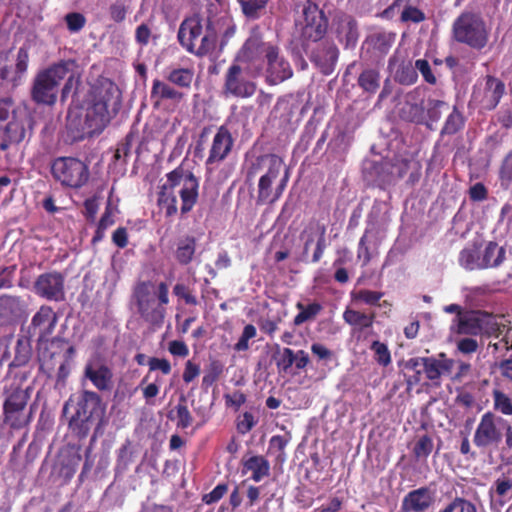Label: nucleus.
Listing matches in <instances>:
<instances>
[{
    "label": "nucleus",
    "instance_id": "obj_1",
    "mask_svg": "<svg viewBox=\"0 0 512 512\" xmlns=\"http://www.w3.org/2000/svg\"><path fill=\"white\" fill-rule=\"evenodd\" d=\"M122 95L118 86L105 81L94 86L85 104V116L81 126L82 136L101 134L120 111Z\"/></svg>",
    "mask_w": 512,
    "mask_h": 512
},
{
    "label": "nucleus",
    "instance_id": "obj_2",
    "mask_svg": "<svg viewBox=\"0 0 512 512\" xmlns=\"http://www.w3.org/2000/svg\"><path fill=\"white\" fill-rule=\"evenodd\" d=\"M166 178V182L160 187L157 198V204L165 211L166 217H172L178 211L174 189L180 185L182 186L179 190L181 214L185 215L192 211L199 197L198 178L182 165L167 173Z\"/></svg>",
    "mask_w": 512,
    "mask_h": 512
},
{
    "label": "nucleus",
    "instance_id": "obj_3",
    "mask_svg": "<svg viewBox=\"0 0 512 512\" xmlns=\"http://www.w3.org/2000/svg\"><path fill=\"white\" fill-rule=\"evenodd\" d=\"M27 380L28 373L6 374L2 380L3 423L12 430H21L32 421V412L27 413V406L33 387H23Z\"/></svg>",
    "mask_w": 512,
    "mask_h": 512
},
{
    "label": "nucleus",
    "instance_id": "obj_4",
    "mask_svg": "<svg viewBox=\"0 0 512 512\" xmlns=\"http://www.w3.org/2000/svg\"><path fill=\"white\" fill-rule=\"evenodd\" d=\"M101 397L94 391L83 390L77 396H70L64 403L63 413L73 409L68 421V428L79 440L85 439L97 420L104 414Z\"/></svg>",
    "mask_w": 512,
    "mask_h": 512
},
{
    "label": "nucleus",
    "instance_id": "obj_5",
    "mask_svg": "<svg viewBox=\"0 0 512 512\" xmlns=\"http://www.w3.org/2000/svg\"><path fill=\"white\" fill-rule=\"evenodd\" d=\"M439 357H413L404 363V369L412 372L411 375H406L408 390L421 382L422 374L433 386L441 385V376L451 373L454 360L447 358L444 353L439 354Z\"/></svg>",
    "mask_w": 512,
    "mask_h": 512
},
{
    "label": "nucleus",
    "instance_id": "obj_6",
    "mask_svg": "<svg viewBox=\"0 0 512 512\" xmlns=\"http://www.w3.org/2000/svg\"><path fill=\"white\" fill-rule=\"evenodd\" d=\"M69 64L55 63L37 73L31 88V99L36 104L53 106L57 101L58 85L67 76Z\"/></svg>",
    "mask_w": 512,
    "mask_h": 512
},
{
    "label": "nucleus",
    "instance_id": "obj_7",
    "mask_svg": "<svg viewBox=\"0 0 512 512\" xmlns=\"http://www.w3.org/2000/svg\"><path fill=\"white\" fill-rule=\"evenodd\" d=\"M263 66L250 69L243 67L238 62H232L224 74L222 93L225 97L247 99L252 97L257 90V78Z\"/></svg>",
    "mask_w": 512,
    "mask_h": 512
},
{
    "label": "nucleus",
    "instance_id": "obj_8",
    "mask_svg": "<svg viewBox=\"0 0 512 512\" xmlns=\"http://www.w3.org/2000/svg\"><path fill=\"white\" fill-rule=\"evenodd\" d=\"M453 37L459 42L477 50L483 49L488 42L486 24L480 14L461 13L453 23Z\"/></svg>",
    "mask_w": 512,
    "mask_h": 512
},
{
    "label": "nucleus",
    "instance_id": "obj_9",
    "mask_svg": "<svg viewBox=\"0 0 512 512\" xmlns=\"http://www.w3.org/2000/svg\"><path fill=\"white\" fill-rule=\"evenodd\" d=\"M303 20L296 25L299 27V40L307 53L310 43L321 41L327 33L328 19L317 4L307 1L302 10Z\"/></svg>",
    "mask_w": 512,
    "mask_h": 512
},
{
    "label": "nucleus",
    "instance_id": "obj_10",
    "mask_svg": "<svg viewBox=\"0 0 512 512\" xmlns=\"http://www.w3.org/2000/svg\"><path fill=\"white\" fill-rule=\"evenodd\" d=\"M452 328L460 335L478 336L487 334L498 337L500 334V326L495 317L481 310H468L460 317H455L452 321Z\"/></svg>",
    "mask_w": 512,
    "mask_h": 512
},
{
    "label": "nucleus",
    "instance_id": "obj_11",
    "mask_svg": "<svg viewBox=\"0 0 512 512\" xmlns=\"http://www.w3.org/2000/svg\"><path fill=\"white\" fill-rule=\"evenodd\" d=\"M10 51H0V92L10 94L23 82L29 64L28 48L18 49L15 66L10 64Z\"/></svg>",
    "mask_w": 512,
    "mask_h": 512
},
{
    "label": "nucleus",
    "instance_id": "obj_12",
    "mask_svg": "<svg viewBox=\"0 0 512 512\" xmlns=\"http://www.w3.org/2000/svg\"><path fill=\"white\" fill-rule=\"evenodd\" d=\"M51 174L62 186L78 189L89 179L88 166L75 157H58L51 163Z\"/></svg>",
    "mask_w": 512,
    "mask_h": 512
},
{
    "label": "nucleus",
    "instance_id": "obj_13",
    "mask_svg": "<svg viewBox=\"0 0 512 512\" xmlns=\"http://www.w3.org/2000/svg\"><path fill=\"white\" fill-rule=\"evenodd\" d=\"M502 422L505 420L493 411L483 413L473 433L474 446L481 452L497 449L503 442Z\"/></svg>",
    "mask_w": 512,
    "mask_h": 512
},
{
    "label": "nucleus",
    "instance_id": "obj_14",
    "mask_svg": "<svg viewBox=\"0 0 512 512\" xmlns=\"http://www.w3.org/2000/svg\"><path fill=\"white\" fill-rule=\"evenodd\" d=\"M35 293L48 301L65 300V276L58 271L40 274L34 282Z\"/></svg>",
    "mask_w": 512,
    "mask_h": 512
},
{
    "label": "nucleus",
    "instance_id": "obj_15",
    "mask_svg": "<svg viewBox=\"0 0 512 512\" xmlns=\"http://www.w3.org/2000/svg\"><path fill=\"white\" fill-rule=\"evenodd\" d=\"M32 129L33 119L26 111L21 114H15V118H12L4 129L0 149L6 151L11 145L21 143L27 135L31 136Z\"/></svg>",
    "mask_w": 512,
    "mask_h": 512
},
{
    "label": "nucleus",
    "instance_id": "obj_16",
    "mask_svg": "<svg viewBox=\"0 0 512 512\" xmlns=\"http://www.w3.org/2000/svg\"><path fill=\"white\" fill-rule=\"evenodd\" d=\"M83 375L99 391H109L113 386V371L100 355L88 359Z\"/></svg>",
    "mask_w": 512,
    "mask_h": 512
},
{
    "label": "nucleus",
    "instance_id": "obj_17",
    "mask_svg": "<svg viewBox=\"0 0 512 512\" xmlns=\"http://www.w3.org/2000/svg\"><path fill=\"white\" fill-rule=\"evenodd\" d=\"M206 29V18L200 14L186 17L179 26L177 40L188 53L196 52V43Z\"/></svg>",
    "mask_w": 512,
    "mask_h": 512
},
{
    "label": "nucleus",
    "instance_id": "obj_18",
    "mask_svg": "<svg viewBox=\"0 0 512 512\" xmlns=\"http://www.w3.org/2000/svg\"><path fill=\"white\" fill-rule=\"evenodd\" d=\"M279 47L272 44L266 48L267 78L270 85L281 83L293 75V70L289 62L280 56Z\"/></svg>",
    "mask_w": 512,
    "mask_h": 512
},
{
    "label": "nucleus",
    "instance_id": "obj_19",
    "mask_svg": "<svg viewBox=\"0 0 512 512\" xmlns=\"http://www.w3.org/2000/svg\"><path fill=\"white\" fill-rule=\"evenodd\" d=\"M40 344V370L51 377L55 371L58 359L63 355L65 345H68V341L62 337H54Z\"/></svg>",
    "mask_w": 512,
    "mask_h": 512
},
{
    "label": "nucleus",
    "instance_id": "obj_20",
    "mask_svg": "<svg viewBox=\"0 0 512 512\" xmlns=\"http://www.w3.org/2000/svg\"><path fill=\"white\" fill-rule=\"evenodd\" d=\"M396 40V33L376 31L368 35L363 43L364 54L374 61L382 60L390 51Z\"/></svg>",
    "mask_w": 512,
    "mask_h": 512
},
{
    "label": "nucleus",
    "instance_id": "obj_21",
    "mask_svg": "<svg viewBox=\"0 0 512 512\" xmlns=\"http://www.w3.org/2000/svg\"><path fill=\"white\" fill-rule=\"evenodd\" d=\"M261 160H268L269 166L264 175H262L259 179L258 183V196L257 203H265L267 201L270 202V197L272 194V183L279 176L280 171L283 167V160L276 154H268L260 157Z\"/></svg>",
    "mask_w": 512,
    "mask_h": 512
},
{
    "label": "nucleus",
    "instance_id": "obj_22",
    "mask_svg": "<svg viewBox=\"0 0 512 512\" xmlns=\"http://www.w3.org/2000/svg\"><path fill=\"white\" fill-rule=\"evenodd\" d=\"M435 503V492L428 486L409 491L401 503V512H427Z\"/></svg>",
    "mask_w": 512,
    "mask_h": 512
},
{
    "label": "nucleus",
    "instance_id": "obj_23",
    "mask_svg": "<svg viewBox=\"0 0 512 512\" xmlns=\"http://www.w3.org/2000/svg\"><path fill=\"white\" fill-rule=\"evenodd\" d=\"M339 57V50L333 43L322 42L309 56L310 61L323 75L334 72Z\"/></svg>",
    "mask_w": 512,
    "mask_h": 512
},
{
    "label": "nucleus",
    "instance_id": "obj_24",
    "mask_svg": "<svg viewBox=\"0 0 512 512\" xmlns=\"http://www.w3.org/2000/svg\"><path fill=\"white\" fill-rule=\"evenodd\" d=\"M491 509L501 508L512 499V469L498 476L488 490Z\"/></svg>",
    "mask_w": 512,
    "mask_h": 512
},
{
    "label": "nucleus",
    "instance_id": "obj_25",
    "mask_svg": "<svg viewBox=\"0 0 512 512\" xmlns=\"http://www.w3.org/2000/svg\"><path fill=\"white\" fill-rule=\"evenodd\" d=\"M233 137L229 129L222 125L218 128L206 160V166L219 163L226 159L233 147Z\"/></svg>",
    "mask_w": 512,
    "mask_h": 512
},
{
    "label": "nucleus",
    "instance_id": "obj_26",
    "mask_svg": "<svg viewBox=\"0 0 512 512\" xmlns=\"http://www.w3.org/2000/svg\"><path fill=\"white\" fill-rule=\"evenodd\" d=\"M505 93V84L502 80L487 75L485 77L484 92L481 96L475 90L473 91V98L478 101L485 109L493 110L500 103L501 98Z\"/></svg>",
    "mask_w": 512,
    "mask_h": 512
},
{
    "label": "nucleus",
    "instance_id": "obj_27",
    "mask_svg": "<svg viewBox=\"0 0 512 512\" xmlns=\"http://www.w3.org/2000/svg\"><path fill=\"white\" fill-rule=\"evenodd\" d=\"M58 317L52 307L42 305L31 320V328L38 331V342L49 340L57 325Z\"/></svg>",
    "mask_w": 512,
    "mask_h": 512
},
{
    "label": "nucleus",
    "instance_id": "obj_28",
    "mask_svg": "<svg viewBox=\"0 0 512 512\" xmlns=\"http://www.w3.org/2000/svg\"><path fill=\"white\" fill-rule=\"evenodd\" d=\"M198 41L196 52H191V54L199 58L215 55L218 45V27L211 17L206 18V29L204 28V32Z\"/></svg>",
    "mask_w": 512,
    "mask_h": 512
},
{
    "label": "nucleus",
    "instance_id": "obj_29",
    "mask_svg": "<svg viewBox=\"0 0 512 512\" xmlns=\"http://www.w3.org/2000/svg\"><path fill=\"white\" fill-rule=\"evenodd\" d=\"M32 358V347L27 339L20 338L16 342L15 355L8 365L6 374L28 373L31 376V369H26Z\"/></svg>",
    "mask_w": 512,
    "mask_h": 512
},
{
    "label": "nucleus",
    "instance_id": "obj_30",
    "mask_svg": "<svg viewBox=\"0 0 512 512\" xmlns=\"http://www.w3.org/2000/svg\"><path fill=\"white\" fill-rule=\"evenodd\" d=\"M268 46H272V44L263 42L261 38L257 36L249 37L238 51L233 61L241 65L252 64L258 60L263 53L266 55V48Z\"/></svg>",
    "mask_w": 512,
    "mask_h": 512
},
{
    "label": "nucleus",
    "instance_id": "obj_31",
    "mask_svg": "<svg viewBox=\"0 0 512 512\" xmlns=\"http://www.w3.org/2000/svg\"><path fill=\"white\" fill-rule=\"evenodd\" d=\"M150 96L154 107H159L165 100H170L174 104H179L185 97L184 93L175 89L171 83H167L159 79L153 80Z\"/></svg>",
    "mask_w": 512,
    "mask_h": 512
},
{
    "label": "nucleus",
    "instance_id": "obj_32",
    "mask_svg": "<svg viewBox=\"0 0 512 512\" xmlns=\"http://www.w3.org/2000/svg\"><path fill=\"white\" fill-rule=\"evenodd\" d=\"M197 249V239L192 235H185L175 242L173 256L180 266H187L194 260Z\"/></svg>",
    "mask_w": 512,
    "mask_h": 512
},
{
    "label": "nucleus",
    "instance_id": "obj_33",
    "mask_svg": "<svg viewBox=\"0 0 512 512\" xmlns=\"http://www.w3.org/2000/svg\"><path fill=\"white\" fill-rule=\"evenodd\" d=\"M137 311L140 317L153 327H161L166 316V308L158 305L155 299L142 301L137 304Z\"/></svg>",
    "mask_w": 512,
    "mask_h": 512
},
{
    "label": "nucleus",
    "instance_id": "obj_34",
    "mask_svg": "<svg viewBox=\"0 0 512 512\" xmlns=\"http://www.w3.org/2000/svg\"><path fill=\"white\" fill-rule=\"evenodd\" d=\"M342 317L344 322L351 326L354 331L362 332L373 327L376 319V312H364L346 307Z\"/></svg>",
    "mask_w": 512,
    "mask_h": 512
},
{
    "label": "nucleus",
    "instance_id": "obj_35",
    "mask_svg": "<svg viewBox=\"0 0 512 512\" xmlns=\"http://www.w3.org/2000/svg\"><path fill=\"white\" fill-rule=\"evenodd\" d=\"M337 36L345 48H354L359 39L357 21L349 15L341 17L337 25Z\"/></svg>",
    "mask_w": 512,
    "mask_h": 512
},
{
    "label": "nucleus",
    "instance_id": "obj_36",
    "mask_svg": "<svg viewBox=\"0 0 512 512\" xmlns=\"http://www.w3.org/2000/svg\"><path fill=\"white\" fill-rule=\"evenodd\" d=\"M242 474L251 472V479L255 482H260L263 478L270 474L269 461L262 455H254L249 458H243L242 461Z\"/></svg>",
    "mask_w": 512,
    "mask_h": 512
},
{
    "label": "nucleus",
    "instance_id": "obj_37",
    "mask_svg": "<svg viewBox=\"0 0 512 512\" xmlns=\"http://www.w3.org/2000/svg\"><path fill=\"white\" fill-rule=\"evenodd\" d=\"M459 263L466 270H483L482 251L476 245L465 247L459 254Z\"/></svg>",
    "mask_w": 512,
    "mask_h": 512
},
{
    "label": "nucleus",
    "instance_id": "obj_38",
    "mask_svg": "<svg viewBox=\"0 0 512 512\" xmlns=\"http://www.w3.org/2000/svg\"><path fill=\"white\" fill-rule=\"evenodd\" d=\"M383 296L384 292L369 289L353 290L350 293L351 301L354 304H365L371 307H382L388 304L387 301L380 303Z\"/></svg>",
    "mask_w": 512,
    "mask_h": 512
},
{
    "label": "nucleus",
    "instance_id": "obj_39",
    "mask_svg": "<svg viewBox=\"0 0 512 512\" xmlns=\"http://www.w3.org/2000/svg\"><path fill=\"white\" fill-rule=\"evenodd\" d=\"M291 439L290 432L285 435H274L270 438L267 453L275 457L276 463L283 464L287 460L285 449Z\"/></svg>",
    "mask_w": 512,
    "mask_h": 512
},
{
    "label": "nucleus",
    "instance_id": "obj_40",
    "mask_svg": "<svg viewBox=\"0 0 512 512\" xmlns=\"http://www.w3.org/2000/svg\"><path fill=\"white\" fill-rule=\"evenodd\" d=\"M505 254L506 251L504 247L499 246L496 242H489L482 252L484 269L500 266L505 259Z\"/></svg>",
    "mask_w": 512,
    "mask_h": 512
},
{
    "label": "nucleus",
    "instance_id": "obj_41",
    "mask_svg": "<svg viewBox=\"0 0 512 512\" xmlns=\"http://www.w3.org/2000/svg\"><path fill=\"white\" fill-rule=\"evenodd\" d=\"M166 80L184 89H190L193 78L194 70L192 68H170L165 74Z\"/></svg>",
    "mask_w": 512,
    "mask_h": 512
},
{
    "label": "nucleus",
    "instance_id": "obj_42",
    "mask_svg": "<svg viewBox=\"0 0 512 512\" xmlns=\"http://www.w3.org/2000/svg\"><path fill=\"white\" fill-rule=\"evenodd\" d=\"M237 2L244 17L255 21L265 14L269 0H237Z\"/></svg>",
    "mask_w": 512,
    "mask_h": 512
},
{
    "label": "nucleus",
    "instance_id": "obj_43",
    "mask_svg": "<svg viewBox=\"0 0 512 512\" xmlns=\"http://www.w3.org/2000/svg\"><path fill=\"white\" fill-rule=\"evenodd\" d=\"M357 83L365 93L375 94L380 88V72L375 68H366L360 73Z\"/></svg>",
    "mask_w": 512,
    "mask_h": 512
},
{
    "label": "nucleus",
    "instance_id": "obj_44",
    "mask_svg": "<svg viewBox=\"0 0 512 512\" xmlns=\"http://www.w3.org/2000/svg\"><path fill=\"white\" fill-rule=\"evenodd\" d=\"M296 308L299 310V313L294 317L293 324L300 326L305 322L314 320L322 311L323 306L319 302H312L308 305L297 302Z\"/></svg>",
    "mask_w": 512,
    "mask_h": 512
},
{
    "label": "nucleus",
    "instance_id": "obj_45",
    "mask_svg": "<svg viewBox=\"0 0 512 512\" xmlns=\"http://www.w3.org/2000/svg\"><path fill=\"white\" fill-rule=\"evenodd\" d=\"M437 512H478L477 506L471 500L455 496L444 503Z\"/></svg>",
    "mask_w": 512,
    "mask_h": 512
},
{
    "label": "nucleus",
    "instance_id": "obj_46",
    "mask_svg": "<svg viewBox=\"0 0 512 512\" xmlns=\"http://www.w3.org/2000/svg\"><path fill=\"white\" fill-rule=\"evenodd\" d=\"M465 125V119L460 111L456 107L447 117L442 129L441 135H454L463 129Z\"/></svg>",
    "mask_w": 512,
    "mask_h": 512
},
{
    "label": "nucleus",
    "instance_id": "obj_47",
    "mask_svg": "<svg viewBox=\"0 0 512 512\" xmlns=\"http://www.w3.org/2000/svg\"><path fill=\"white\" fill-rule=\"evenodd\" d=\"M218 27V33H221L220 39V49L222 50L230 41L231 38L234 37L237 26L234 20L231 17H222L219 20L215 21Z\"/></svg>",
    "mask_w": 512,
    "mask_h": 512
},
{
    "label": "nucleus",
    "instance_id": "obj_48",
    "mask_svg": "<svg viewBox=\"0 0 512 512\" xmlns=\"http://www.w3.org/2000/svg\"><path fill=\"white\" fill-rule=\"evenodd\" d=\"M493 409L506 416L512 415V400L501 390L494 389L492 391Z\"/></svg>",
    "mask_w": 512,
    "mask_h": 512
},
{
    "label": "nucleus",
    "instance_id": "obj_49",
    "mask_svg": "<svg viewBox=\"0 0 512 512\" xmlns=\"http://www.w3.org/2000/svg\"><path fill=\"white\" fill-rule=\"evenodd\" d=\"M114 223H115V220L113 218L112 208L110 207V205H108L105 208V211L102 214V216H101V218H100V220L98 222L96 231H95L94 236L92 238V244H96V243L102 241L104 239V237H105L106 230L110 226H112Z\"/></svg>",
    "mask_w": 512,
    "mask_h": 512
},
{
    "label": "nucleus",
    "instance_id": "obj_50",
    "mask_svg": "<svg viewBox=\"0 0 512 512\" xmlns=\"http://www.w3.org/2000/svg\"><path fill=\"white\" fill-rule=\"evenodd\" d=\"M224 370L223 364L218 360H213L209 364L208 368L205 371V374L202 378V387L204 389L210 388L213 384H215L220 376L222 375Z\"/></svg>",
    "mask_w": 512,
    "mask_h": 512
},
{
    "label": "nucleus",
    "instance_id": "obj_51",
    "mask_svg": "<svg viewBox=\"0 0 512 512\" xmlns=\"http://www.w3.org/2000/svg\"><path fill=\"white\" fill-rule=\"evenodd\" d=\"M177 414V427L181 429H186L191 426L193 422V417L188 409L187 400L185 396H181L179 398V402L175 407Z\"/></svg>",
    "mask_w": 512,
    "mask_h": 512
},
{
    "label": "nucleus",
    "instance_id": "obj_52",
    "mask_svg": "<svg viewBox=\"0 0 512 512\" xmlns=\"http://www.w3.org/2000/svg\"><path fill=\"white\" fill-rule=\"evenodd\" d=\"M316 230L318 237L315 244V249L311 258L312 263H318L324 255L325 249L327 248L326 242V226L324 224L317 223Z\"/></svg>",
    "mask_w": 512,
    "mask_h": 512
},
{
    "label": "nucleus",
    "instance_id": "obj_53",
    "mask_svg": "<svg viewBox=\"0 0 512 512\" xmlns=\"http://www.w3.org/2000/svg\"><path fill=\"white\" fill-rule=\"evenodd\" d=\"M434 444L432 438L425 434L420 436L414 447L413 454L417 459H427L433 450Z\"/></svg>",
    "mask_w": 512,
    "mask_h": 512
},
{
    "label": "nucleus",
    "instance_id": "obj_54",
    "mask_svg": "<svg viewBox=\"0 0 512 512\" xmlns=\"http://www.w3.org/2000/svg\"><path fill=\"white\" fill-rule=\"evenodd\" d=\"M370 349L374 352V359L379 365L386 367L391 363V353L385 343L375 340Z\"/></svg>",
    "mask_w": 512,
    "mask_h": 512
},
{
    "label": "nucleus",
    "instance_id": "obj_55",
    "mask_svg": "<svg viewBox=\"0 0 512 512\" xmlns=\"http://www.w3.org/2000/svg\"><path fill=\"white\" fill-rule=\"evenodd\" d=\"M130 2L131 0H115L109 7L110 18L116 23L123 22L129 12Z\"/></svg>",
    "mask_w": 512,
    "mask_h": 512
},
{
    "label": "nucleus",
    "instance_id": "obj_56",
    "mask_svg": "<svg viewBox=\"0 0 512 512\" xmlns=\"http://www.w3.org/2000/svg\"><path fill=\"white\" fill-rule=\"evenodd\" d=\"M371 231H372V229L367 227L358 243L357 258L359 260L362 259V267L367 266L372 259V254H371L370 248L368 246L369 234L371 233Z\"/></svg>",
    "mask_w": 512,
    "mask_h": 512
},
{
    "label": "nucleus",
    "instance_id": "obj_57",
    "mask_svg": "<svg viewBox=\"0 0 512 512\" xmlns=\"http://www.w3.org/2000/svg\"><path fill=\"white\" fill-rule=\"evenodd\" d=\"M396 79L402 85H412L416 83L418 74L415 66H412L411 63L401 65L396 72Z\"/></svg>",
    "mask_w": 512,
    "mask_h": 512
},
{
    "label": "nucleus",
    "instance_id": "obj_58",
    "mask_svg": "<svg viewBox=\"0 0 512 512\" xmlns=\"http://www.w3.org/2000/svg\"><path fill=\"white\" fill-rule=\"evenodd\" d=\"M276 366L280 372L287 373L294 365V351L290 348H283L275 357Z\"/></svg>",
    "mask_w": 512,
    "mask_h": 512
},
{
    "label": "nucleus",
    "instance_id": "obj_59",
    "mask_svg": "<svg viewBox=\"0 0 512 512\" xmlns=\"http://www.w3.org/2000/svg\"><path fill=\"white\" fill-rule=\"evenodd\" d=\"M499 179L501 185L509 188L512 185V150L504 157L500 169Z\"/></svg>",
    "mask_w": 512,
    "mask_h": 512
},
{
    "label": "nucleus",
    "instance_id": "obj_60",
    "mask_svg": "<svg viewBox=\"0 0 512 512\" xmlns=\"http://www.w3.org/2000/svg\"><path fill=\"white\" fill-rule=\"evenodd\" d=\"M153 284L151 281H139L133 288V297L135 299V303L140 304L142 301H147L154 299L151 296V288Z\"/></svg>",
    "mask_w": 512,
    "mask_h": 512
},
{
    "label": "nucleus",
    "instance_id": "obj_61",
    "mask_svg": "<svg viewBox=\"0 0 512 512\" xmlns=\"http://www.w3.org/2000/svg\"><path fill=\"white\" fill-rule=\"evenodd\" d=\"M25 110L17 109L15 107L14 100L11 96L0 98V121H5L9 118L10 114L12 118H15V114L24 113Z\"/></svg>",
    "mask_w": 512,
    "mask_h": 512
},
{
    "label": "nucleus",
    "instance_id": "obj_62",
    "mask_svg": "<svg viewBox=\"0 0 512 512\" xmlns=\"http://www.w3.org/2000/svg\"><path fill=\"white\" fill-rule=\"evenodd\" d=\"M257 334V330L254 325L247 324L238 339V341L234 345V350L237 352L246 351L249 349V340L254 338Z\"/></svg>",
    "mask_w": 512,
    "mask_h": 512
},
{
    "label": "nucleus",
    "instance_id": "obj_63",
    "mask_svg": "<svg viewBox=\"0 0 512 512\" xmlns=\"http://www.w3.org/2000/svg\"><path fill=\"white\" fill-rule=\"evenodd\" d=\"M65 22L71 33H77L84 28L86 18L79 12H71L65 15Z\"/></svg>",
    "mask_w": 512,
    "mask_h": 512
},
{
    "label": "nucleus",
    "instance_id": "obj_64",
    "mask_svg": "<svg viewBox=\"0 0 512 512\" xmlns=\"http://www.w3.org/2000/svg\"><path fill=\"white\" fill-rule=\"evenodd\" d=\"M256 424L257 421L255 420L254 415L251 412L246 411L237 419V430L240 434L245 435L250 432Z\"/></svg>",
    "mask_w": 512,
    "mask_h": 512
}]
</instances>
